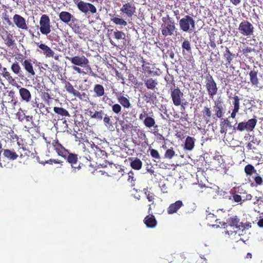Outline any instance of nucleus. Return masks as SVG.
<instances>
[{"label":"nucleus","mask_w":263,"mask_h":263,"mask_svg":"<svg viewBox=\"0 0 263 263\" xmlns=\"http://www.w3.org/2000/svg\"><path fill=\"white\" fill-rule=\"evenodd\" d=\"M162 21V23L160 27L162 34L165 37L173 35L176 30L175 22L168 15L163 17Z\"/></svg>","instance_id":"1"},{"label":"nucleus","mask_w":263,"mask_h":263,"mask_svg":"<svg viewBox=\"0 0 263 263\" xmlns=\"http://www.w3.org/2000/svg\"><path fill=\"white\" fill-rule=\"evenodd\" d=\"M12 19L13 23L10 21L9 16L7 14H5L3 16V21L9 26H13L14 25H15L17 28L22 30H26L28 29L26 21L22 16L15 14L13 15Z\"/></svg>","instance_id":"2"},{"label":"nucleus","mask_w":263,"mask_h":263,"mask_svg":"<svg viewBox=\"0 0 263 263\" xmlns=\"http://www.w3.org/2000/svg\"><path fill=\"white\" fill-rule=\"evenodd\" d=\"M181 30L185 32H192L195 29V21L189 15H185L179 21Z\"/></svg>","instance_id":"3"},{"label":"nucleus","mask_w":263,"mask_h":263,"mask_svg":"<svg viewBox=\"0 0 263 263\" xmlns=\"http://www.w3.org/2000/svg\"><path fill=\"white\" fill-rule=\"evenodd\" d=\"M170 95L175 106H183L186 105V102H183L185 101L183 98V93L178 86L170 88Z\"/></svg>","instance_id":"4"},{"label":"nucleus","mask_w":263,"mask_h":263,"mask_svg":"<svg viewBox=\"0 0 263 263\" xmlns=\"http://www.w3.org/2000/svg\"><path fill=\"white\" fill-rule=\"evenodd\" d=\"M238 30L243 36H250L253 35L255 28L253 25L247 20H243L239 25Z\"/></svg>","instance_id":"5"},{"label":"nucleus","mask_w":263,"mask_h":263,"mask_svg":"<svg viewBox=\"0 0 263 263\" xmlns=\"http://www.w3.org/2000/svg\"><path fill=\"white\" fill-rule=\"evenodd\" d=\"M78 9L82 13L87 14L90 12L92 14L97 12L96 7L92 4L81 0H73Z\"/></svg>","instance_id":"6"},{"label":"nucleus","mask_w":263,"mask_h":263,"mask_svg":"<svg viewBox=\"0 0 263 263\" xmlns=\"http://www.w3.org/2000/svg\"><path fill=\"white\" fill-rule=\"evenodd\" d=\"M40 27H37L40 29V32L45 35H47L50 33L51 25L49 17L47 14H43L41 16L39 22Z\"/></svg>","instance_id":"7"},{"label":"nucleus","mask_w":263,"mask_h":263,"mask_svg":"<svg viewBox=\"0 0 263 263\" xmlns=\"http://www.w3.org/2000/svg\"><path fill=\"white\" fill-rule=\"evenodd\" d=\"M205 87L210 98H213L218 91L217 84L213 77L209 74L205 77Z\"/></svg>","instance_id":"8"},{"label":"nucleus","mask_w":263,"mask_h":263,"mask_svg":"<svg viewBox=\"0 0 263 263\" xmlns=\"http://www.w3.org/2000/svg\"><path fill=\"white\" fill-rule=\"evenodd\" d=\"M257 120L255 118L249 119L247 122H241L238 124L237 127H234L235 130L242 132L246 130L248 132L252 131L255 128Z\"/></svg>","instance_id":"9"},{"label":"nucleus","mask_w":263,"mask_h":263,"mask_svg":"<svg viewBox=\"0 0 263 263\" xmlns=\"http://www.w3.org/2000/svg\"><path fill=\"white\" fill-rule=\"evenodd\" d=\"M62 83L64 84V88L70 94L73 95L74 97H78L80 100H83L86 96L85 92L81 93L75 89L72 85L66 80H62Z\"/></svg>","instance_id":"10"},{"label":"nucleus","mask_w":263,"mask_h":263,"mask_svg":"<svg viewBox=\"0 0 263 263\" xmlns=\"http://www.w3.org/2000/svg\"><path fill=\"white\" fill-rule=\"evenodd\" d=\"M139 119L140 121H142L144 125L148 128L154 127L156 124L155 119L152 117L149 116L145 110H143L139 115Z\"/></svg>","instance_id":"11"},{"label":"nucleus","mask_w":263,"mask_h":263,"mask_svg":"<svg viewBox=\"0 0 263 263\" xmlns=\"http://www.w3.org/2000/svg\"><path fill=\"white\" fill-rule=\"evenodd\" d=\"M67 162L70 164L71 167L74 168H80V164L77 165L78 161V155L70 153L68 150L66 152L62 157Z\"/></svg>","instance_id":"12"},{"label":"nucleus","mask_w":263,"mask_h":263,"mask_svg":"<svg viewBox=\"0 0 263 263\" xmlns=\"http://www.w3.org/2000/svg\"><path fill=\"white\" fill-rule=\"evenodd\" d=\"M44 139L47 143V146H48V144H51L53 149L60 156L62 157V156L65 154L66 152L67 151V149H65L57 139L53 140L52 141H48L47 139L45 137Z\"/></svg>","instance_id":"13"},{"label":"nucleus","mask_w":263,"mask_h":263,"mask_svg":"<svg viewBox=\"0 0 263 263\" xmlns=\"http://www.w3.org/2000/svg\"><path fill=\"white\" fill-rule=\"evenodd\" d=\"M249 74L251 85L259 89H262L263 84L259 81V79L258 77V70L254 68L250 71Z\"/></svg>","instance_id":"14"},{"label":"nucleus","mask_w":263,"mask_h":263,"mask_svg":"<svg viewBox=\"0 0 263 263\" xmlns=\"http://www.w3.org/2000/svg\"><path fill=\"white\" fill-rule=\"evenodd\" d=\"M66 59L70 61L71 63L74 65L81 67H86L89 64L88 59L84 55L74 56L71 58L66 57Z\"/></svg>","instance_id":"15"},{"label":"nucleus","mask_w":263,"mask_h":263,"mask_svg":"<svg viewBox=\"0 0 263 263\" xmlns=\"http://www.w3.org/2000/svg\"><path fill=\"white\" fill-rule=\"evenodd\" d=\"M107 167V173L108 176H118L120 174L123 175V172L124 170L121 168L119 165H116L113 163H108V165H105Z\"/></svg>","instance_id":"16"},{"label":"nucleus","mask_w":263,"mask_h":263,"mask_svg":"<svg viewBox=\"0 0 263 263\" xmlns=\"http://www.w3.org/2000/svg\"><path fill=\"white\" fill-rule=\"evenodd\" d=\"M120 11L127 17H130L136 12V8L134 4L128 2L123 5Z\"/></svg>","instance_id":"17"},{"label":"nucleus","mask_w":263,"mask_h":263,"mask_svg":"<svg viewBox=\"0 0 263 263\" xmlns=\"http://www.w3.org/2000/svg\"><path fill=\"white\" fill-rule=\"evenodd\" d=\"M22 65L27 73L28 78H32L35 76V72L31 59L25 60L22 62Z\"/></svg>","instance_id":"18"},{"label":"nucleus","mask_w":263,"mask_h":263,"mask_svg":"<svg viewBox=\"0 0 263 263\" xmlns=\"http://www.w3.org/2000/svg\"><path fill=\"white\" fill-rule=\"evenodd\" d=\"M213 109L215 112L213 115L214 119L222 117L224 114V108L221 102H215Z\"/></svg>","instance_id":"19"},{"label":"nucleus","mask_w":263,"mask_h":263,"mask_svg":"<svg viewBox=\"0 0 263 263\" xmlns=\"http://www.w3.org/2000/svg\"><path fill=\"white\" fill-rule=\"evenodd\" d=\"M35 44L42 50L40 51L38 50V51L42 53L46 58H51L53 57L54 52L47 45L43 43L40 44L39 42H35Z\"/></svg>","instance_id":"20"},{"label":"nucleus","mask_w":263,"mask_h":263,"mask_svg":"<svg viewBox=\"0 0 263 263\" xmlns=\"http://www.w3.org/2000/svg\"><path fill=\"white\" fill-rule=\"evenodd\" d=\"M72 31L79 35L80 38L82 39L84 35L81 31L79 20L74 17L72 21L68 25Z\"/></svg>","instance_id":"21"},{"label":"nucleus","mask_w":263,"mask_h":263,"mask_svg":"<svg viewBox=\"0 0 263 263\" xmlns=\"http://www.w3.org/2000/svg\"><path fill=\"white\" fill-rule=\"evenodd\" d=\"M60 20L63 23L69 25L75 17L72 14L67 11H62L59 13Z\"/></svg>","instance_id":"22"},{"label":"nucleus","mask_w":263,"mask_h":263,"mask_svg":"<svg viewBox=\"0 0 263 263\" xmlns=\"http://www.w3.org/2000/svg\"><path fill=\"white\" fill-rule=\"evenodd\" d=\"M183 205L181 200H177L175 202L171 204L167 209L168 214H173L176 213Z\"/></svg>","instance_id":"23"},{"label":"nucleus","mask_w":263,"mask_h":263,"mask_svg":"<svg viewBox=\"0 0 263 263\" xmlns=\"http://www.w3.org/2000/svg\"><path fill=\"white\" fill-rule=\"evenodd\" d=\"M19 94L22 100L25 102H29L31 99V94L30 91L26 88L21 87Z\"/></svg>","instance_id":"24"},{"label":"nucleus","mask_w":263,"mask_h":263,"mask_svg":"<svg viewBox=\"0 0 263 263\" xmlns=\"http://www.w3.org/2000/svg\"><path fill=\"white\" fill-rule=\"evenodd\" d=\"M117 99L121 106L124 108H129L132 107L129 100L124 95H117Z\"/></svg>","instance_id":"25"},{"label":"nucleus","mask_w":263,"mask_h":263,"mask_svg":"<svg viewBox=\"0 0 263 263\" xmlns=\"http://www.w3.org/2000/svg\"><path fill=\"white\" fill-rule=\"evenodd\" d=\"M239 221L240 219L237 216H232L227 219V224L231 227L240 230V222Z\"/></svg>","instance_id":"26"},{"label":"nucleus","mask_w":263,"mask_h":263,"mask_svg":"<svg viewBox=\"0 0 263 263\" xmlns=\"http://www.w3.org/2000/svg\"><path fill=\"white\" fill-rule=\"evenodd\" d=\"M233 99L234 101H233V105L234 106V108L232 110V113L231 114V117L234 119L240 109V99L238 96H234Z\"/></svg>","instance_id":"27"},{"label":"nucleus","mask_w":263,"mask_h":263,"mask_svg":"<svg viewBox=\"0 0 263 263\" xmlns=\"http://www.w3.org/2000/svg\"><path fill=\"white\" fill-rule=\"evenodd\" d=\"M201 114L206 124H208L210 122V119L212 117L213 115L212 110L210 107L208 106H205L203 107V109L201 111Z\"/></svg>","instance_id":"28"},{"label":"nucleus","mask_w":263,"mask_h":263,"mask_svg":"<svg viewBox=\"0 0 263 263\" xmlns=\"http://www.w3.org/2000/svg\"><path fill=\"white\" fill-rule=\"evenodd\" d=\"M130 166L135 170H140L143 165L142 161L138 158H130Z\"/></svg>","instance_id":"29"},{"label":"nucleus","mask_w":263,"mask_h":263,"mask_svg":"<svg viewBox=\"0 0 263 263\" xmlns=\"http://www.w3.org/2000/svg\"><path fill=\"white\" fill-rule=\"evenodd\" d=\"M144 222L148 228H153L157 225V221L153 215H148L146 216L144 219Z\"/></svg>","instance_id":"30"},{"label":"nucleus","mask_w":263,"mask_h":263,"mask_svg":"<svg viewBox=\"0 0 263 263\" xmlns=\"http://www.w3.org/2000/svg\"><path fill=\"white\" fill-rule=\"evenodd\" d=\"M2 152L3 153V155L5 157L7 158L10 160H14L16 159L18 155L16 154L13 151H11L8 149H2Z\"/></svg>","instance_id":"31"},{"label":"nucleus","mask_w":263,"mask_h":263,"mask_svg":"<svg viewBox=\"0 0 263 263\" xmlns=\"http://www.w3.org/2000/svg\"><path fill=\"white\" fill-rule=\"evenodd\" d=\"M142 80L144 81L145 86L148 89L154 90L158 85L157 80L153 79L152 78L145 79H142Z\"/></svg>","instance_id":"32"},{"label":"nucleus","mask_w":263,"mask_h":263,"mask_svg":"<svg viewBox=\"0 0 263 263\" xmlns=\"http://www.w3.org/2000/svg\"><path fill=\"white\" fill-rule=\"evenodd\" d=\"M223 58L226 61V65L228 66L230 65L232 60L235 58V54H233L228 47H226V51L223 53Z\"/></svg>","instance_id":"33"},{"label":"nucleus","mask_w":263,"mask_h":263,"mask_svg":"<svg viewBox=\"0 0 263 263\" xmlns=\"http://www.w3.org/2000/svg\"><path fill=\"white\" fill-rule=\"evenodd\" d=\"M6 36L3 38L5 44L8 47H11L15 44V40L13 38V34L9 32L8 31H5Z\"/></svg>","instance_id":"34"},{"label":"nucleus","mask_w":263,"mask_h":263,"mask_svg":"<svg viewBox=\"0 0 263 263\" xmlns=\"http://www.w3.org/2000/svg\"><path fill=\"white\" fill-rule=\"evenodd\" d=\"M94 153L97 159H105L107 157V153L103 149H101L98 146H95Z\"/></svg>","instance_id":"35"},{"label":"nucleus","mask_w":263,"mask_h":263,"mask_svg":"<svg viewBox=\"0 0 263 263\" xmlns=\"http://www.w3.org/2000/svg\"><path fill=\"white\" fill-rule=\"evenodd\" d=\"M195 139L192 137L187 136L184 143V149L187 151H192L195 146Z\"/></svg>","instance_id":"36"},{"label":"nucleus","mask_w":263,"mask_h":263,"mask_svg":"<svg viewBox=\"0 0 263 263\" xmlns=\"http://www.w3.org/2000/svg\"><path fill=\"white\" fill-rule=\"evenodd\" d=\"M93 91L97 97H101L105 95V89L103 86L99 84L94 85Z\"/></svg>","instance_id":"37"},{"label":"nucleus","mask_w":263,"mask_h":263,"mask_svg":"<svg viewBox=\"0 0 263 263\" xmlns=\"http://www.w3.org/2000/svg\"><path fill=\"white\" fill-rule=\"evenodd\" d=\"M3 73L2 75L3 78L7 80L10 84H13L16 82L15 79L11 76V73L7 70L5 67L2 69Z\"/></svg>","instance_id":"38"},{"label":"nucleus","mask_w":263,"mask_h":263,"mask_svg":"<svg viewBox=\"0 0 263 263\" xmlns=\"http://www.w3.org/2000/svg\"><path fill=\"white\" fill-rule=\"evenodd\" d=\"M11 69L14 74L17 75L18 77H23L22 74V71L21 67L18 62H15L13 63L11 66Z\"/></svg>","instance_id":"39"},{"label":"nucleus","mask_w":263,"mask_h":263,"mask_svg":"<svg viewBox=\"0 0 263 263\" xmlns=\"http://www.w3.org/2000/svg\"><path fill=\"white\" fill-rule=\"evenodd\" d=\"M145 101L147 103H154L157 100L156 95L151 91L147 92L144 95Z\"/></svg>","instance_id":"40"},{"label":"nucleus","mask_w":263,"mask_h":263,"mask_svg":"<svg viewBox=\"0 0 263 263\" xmlns=\"http://www.w3.org/2000/svg\"><path fill=\"white\" fill-rule=\"evenodd\" d=\"M53 110L55 113L58 114V115L61 116L62 117H69L70 114H69L68 111L62 107H54L53 108Z\"/></svg>","instance_id":"41"},{"label":"nucleus","mask_w":263,"mask_h":263,"mask_svg":"<svg viewBox=\"0 0 263 263\" xmlns=\"http://www.w3.org/2000/svg\"><path fill=\"white\" fill-rule=\"evenodd\" d=\"M120 125L121 127V130L125 133L130 131L133 127V125L131 123L125 122L124 121L120 122Z\"/></svg>","instance_id":"42"},{"label":"nucleus","mask_w":263,"mask_h":263,"mask_svg":"<svg viewBox=\"0 0 263 263\" xmlns=\"http://www.w3.org/2000/svg\"><path fill=\"white\" fill-rule=\"evenodd\" d=\"M22 149V152H20V158L21 159H27L32 154L30 151L26 149L25 147H22L20 148Z\"/></svg>","instance_id":"43"},{"label":"nucleus","mask_w":263,"mask_h":263,"mask_svg":"<svg viewBox=\"0 0 263 263\" xmlns=\"http://www.w3.org/2000/svg\"><path fill=\"white\" fill-rule=\"evenodd\" d=\"M111 21L117 25H121L125 26L127 25L126 21H125L123 18H119L117 17H112L111 18Z\"/></svg>","instance_id":"44"},{"label":"nucleus","mask_w":263,"mask_h":263,"mask_svg":"<svg viewBox=\"0 0 263 263\" xmlns=\"http://www.w3.org/2000/svg\"><path fill=\"white\" fill-rule=\"evenodd\" d=\"M164 80L166 82V87H169L171 88L175 87V86H176L175 85V80L173 76H171L170 75H169L168 76H166L164 78Z\"/></svg>","instance_id":"45"},{"label":"nucleus","mask_w":263,"mask_h":263,"mask_svg":"<svg viewBox=\"0 0 263 263\" xmlns=\"http://www.w3.org/2000/svg\"><path fill=\"white\" fill-rule=\"evenodd\" d=\"M136 178L135 177L134 172L130 171L128 173L127 181L130 184L132 187L135 185Z\"/></svg>","instance_id":"46"},{"label":"nucleus","mask_w":263,"mask_h":263,"mask_svg":"<svg viewBox=\"0 0 263 263\" xmlns=\"http://www.w3.org/2000/svg\"><path fill=\"white\" fill-rule=\"evenodd\" d=\"M149 151L150 152L151 156L155 159V161L159 162L161 157L158 151L151 148H149Z\"/></svg>","instance_id":"47"},{"label":"nucleus","mask_w":263,"mask_h":263,"mask_svg":"<svg viewBox=\"0 0 263 263\" xmlns=\"http://www.w3.org/2000/svg\"><path fill=\"white\" fill-rule=\"evenodd\" d=\"M245 172L247 175L251 176L254 173H256V170L251 164H247L245 167Z\"/></svg>","instance_id":"48"},{"label":"nucleus","mask_w":263,"mask_h":263,"mask_svg":"<svg viewBox=\"0 0 263 263\" xmlns=\"http://www.w3.org/2000/svg\"><path fill=\"white\" fill-rule=\"evenodd\" d=\"M182 48L183 49V52H184V50H186L188 52H191V45L190 41L187 39H185L182 44Z\"/></svg>","instance_id":"49"},{"label":"nucleus","mask_w":263,"mask_h":263,"mask_svg":"<svg viewBox=\"0 0 263 263\" xmlns=\"http://www.w3.org/2000/svg\"><path fill=\"white\" fill-rule=\"evenodd\" d=\"M175 155V152L172 147L167 149L164 154V157L167 159H171Z\"/></svg>","instance_id":"50"},{"label":"nucleus","mask_w":263,"mask_h":263,"mask_svg":"<svg viewBox=\"0 0 263 263\" xmlns=\"http://www.w3.org/2000/svg\"><path fill=\"white\" fill-rule=\"evenodd\" d=\"M104 111L102 110L100 111H96L95 113L91 116L92 118L97 119L101 120L103 119Z\"/></svg>","instance_id":"51"},{"label":"nucleus","mask_w":263,"mask_h":263,"mask_svg":"<svg viewBox=\"0 0 263 263\" xmlns=\"http://www.w3.org/2000/svg\"><path fill=\"white\" fill-rule=\"evenodd\" d=\"M24 118L25 119L26 122H30V124L29 125V128H32L33 127L35 126V124L33 122V118L32 116L24 115Z\"/></svg>","instance_id":"52"},{"label":"nucleus","mask_w":263,"mask_h":263,"mask_svg":"<svg viewBox=\"0 0 263 263\" xmlns=\"http://www.w3.org/2000/svg\"><path fill=\"white\" fill-rule=\"evenodd\" d=\"M111 108L112 112L118 115L121 112L122 107L120 104L116 103L112 105Z\"/></svg>","instance_id":"53"},{"label":"nucleus","mask_w":263,"mask_h":263,"mask_svg":"<svg viewBox=\"0 0 263 263\" xmlns=\"http://www.w3.org/2000/svg\"><path fill=\"white\" fill-rule=\"evenodd\" d=\"M114 35L115 37L117 40L124 39L125 37L124 33L119 30L114 31Z\"/></svg>","instance_id":"54"},{"label":"nucleus","mask_w":263,"mask_h":263,"mask_svg":"<svg viewBox=\"0 0 263 263\" xmlns=\"http://www.w3.org/2000/svg\"><path fill=\"white\" fill-rule=\"evenodd\" d=\"M42 98L45 102L47 103L48 104L49 103L50 100L52 99L49 93L47 92L42 93Z\"/></svg>","instance_id":"55"},{"label":"nucleus","mask_w":263,"mask_h":263,"mask_svg":"<svg viewBox=\"0 0 263 263\" xmlns=\"http://www.w3.org/2000/svg\"><path fill=\"white\" fill-rule=\"evenodd\" d=\"M112 70L115 72L116 77H117L119 79L121 80L122 81V83L124 84L125 78L123 77V75L121 72H119L118 70L115 68H112Z\"/></svg>","instance_id":"56"},{"label":"nucleus","mask_w":263,"mask_h":263,"mask_svg":"<svg viewBox=\"0 0 263 263\" xmlns=\"http://www.w3.org/2000/svg\"><path fill=\"white\" fill-rule=\"evenodd\" d=\"M256 200L255 201L253 202V204L255 205H258V206L260 208L263 206V196L259 197L257 198L256 197Z\"/></svg>","instance_id":"57"},{"label":"nucleus","mask_w":263,"mask_h":263,"mask_svg":"<svg viewBox=\"0 0 263 263\" xmlns=\"http://www.w3.org/2000/svg\"><path fill=\"white\" fill-rule=\"evenodd\" d=\"M149 65L150 63H147V64H144V65H142V67L144 71L148 73V74H151L153 72V71L152 70Z\"/></svg>","instance_id":"58"},{"label":"nucleus","mask_w":263,"mask_h":263,"mask_svg":"<svg viewBox=\"0 0 263 263\" xmlns=\"http://www.w3.org/2000/svg\"><path fill=\"white\" fill-rule=\"evenodd\" d=\"M206 219L208 221H210L213 222L214 221H216L217 219L216 218V216H215L213 214L210 213L206 217Z\"/></svg>","instance_id":"59"},{"label":"nucleus","mask_w":263,"mask_h":263,"mask_svg":"<svg viewBox=\"0 0 263 263\" xmlns=\"http://www.w3.org/2000/svg\"><path fill=\"white\" fill-rule=\"evenodd\" d=\"M254 50V49L248 47V46H244L242 48V50H241V52L244 54H246L248 53H250Z\"/></svg>","instance_id":"60"},{"label":"nucleus","mask_w":263,"mask_h":263,"mask_svg":"<svg viewBox=\"0 0 263 263\" xmlns=\"http://www.w3.org/2000/svg\"><path fill=\"white\" fill-rule=\"evenodd\" d=\"M176 136L177 138H179L180 140H182L184 138V130H178L176 132Z\"/></svg>","instance_id":"61"},{"label":"nucleus","mask_w":263,"mask_h":263,"mask_svg":"<svg viewBox=\"0 0 263 263\" xmlns=\"http://www.w3.org/2000/svg\"><path fill=\"white\" fill-rule=\"evenodd\" d=\"M239 226L240 230L242 229V230L245 229H248L251 227V225L250 222L244 223L241 222Z\"/></svg>","instance_id":"62"},{"label":"nucleus","mask_w":263,"mask_h":263,"mask_svg":"<svg viewBox=\"0 0 263 263\" xmlns=\"http://www.w3.org/2000/svg\"><path fill=\"white\" fill-rule=\"evenodd\" d=\"M145 194L146 195L147 199L150 202L153 201L154 199L155 195L151 193L149 191L145 192Z\"/></svg>","instance_id":"63"},{"label":"nucleus","mask_w":263,"mask_h":263,"mask_svg":"<svg viewBox=\"0 0 263 263\" xmlns=\"http://www.w3.org/2000/svg\"><path fill=\"white\" fill-rule=\"evenodd\" d=\"M103 122L106 125H110L111 124L110 117L106 114L103 118Z\"/></svg>","instance_id":"64"}]
</instances>
